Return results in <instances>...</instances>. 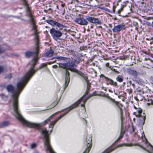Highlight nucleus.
Returning a JSON list of instances; mask_svg holds the SVG:
<instances>
[{
  "label": "nucleus",
  "mask_w": 153,
  "mask_h": 153,
  "mask_svg": "<svg viewBox=\"0 0 153 153\" xmlns=\"http://www.w3.org/2000/svg\"><path fill=\"white\" fill-rule=\"evenodd\" d=\"M62 7H63L64 6V5L62 4Z\"/></svg>",
  "instance_id": "ea45409f"
},
{
  "label": "nucleus",
  "mask_w": 153,
  "mask_h": 153,
  "mask_svg": "<svg viewBox=\"0 0 153 153\" xmlns=\"http://www.w3.org/2000/svg\"><path fill=\"white\" fill-rule=\"evenodd\" d=\"M108 79V81L109 83L112 85H113L114 86H116L117 85V84L116 82H114L112 80L109 79L108 78H107Z\"/></svg>",
  "instance_id": "dca6fc26"
},
{
  "label": "nucleus",
  "mask_w": 153,
  "mask_h": 153,
  "mask_svg": "<svg viewBox=\"0 0 153 153\" xmlns=\"http://www.w3.org/2000/svg\"><path fill=\"white\" fill-rule=\"evenodd\" d=\"M89 98V97H85V95H84L72 105L65 109L64 110V113L63 114L57 118L56 119L53 121L51 122L49 126V127L51 128L50 131V133H51L52 132L53 126L58 120L67 114L71 109L77 107L79 103L82 102L83 103L81 104V106L84 107L85 102Z\"/></svg>",
  "instance_id": "7ed1b4c3"
},
{
  "label": "nucleus",
  "mask_w": 153,
  "mask_h": 153,
  "mask_svg": "<svg viewBox=\"0 0 153 153\" xmlns=\"http://www.w3.org/2000/svg\"><path fill=\"white\" fill-rule=\"evenodd\" d=\"M132 146L133 145L131 144H121L116 146L115 147H113V146H111L109 147L106 150H105L102 153H109L110 152H112V151L118 147H121L123 146Z\"/></svg>",
  "instance_id": "6e6552de"
},
{
  "label": "nucleus",
  "mask_w": 153,
  "mask_h": 153,
  "mask_svg": "<svg viewBox=\"0 0 153 153\" xmlns=\"http://www.w3.org/2000/svg\"><path fill=\"white\" fill-rule=\"evenodd\" d=\"M143 114L144 115L143 116V120L144 122L145 120V115L144 114V113H143Z\"/></svg>",
  "instance_id": "72a5a7b5"
},
{
  "label": "nucleus",
  "mask_w": 153,
  "mask_h": 153,
  "mask_svg": "<svg viewBox=\"0 0 153 153\" xmlns=\"http://www.w3.org/2000/svg\"><path fill=\"white\" fill-rule=\"evenodd\" d=\"M141 138L144 142L145 146H140V147L150 153H153V147L148 142L146 138L144 131L141 132Z\"/></svg>",
  "instance_id": "39448f33"
},
{
  "label": "nucleus",
  "mask_w": 153,
  "mask_h": 153,
  "mask_svg": "<svg viewBox=\"0 0 153 153\" xmlns=\"http://www.w3.org/2000/svg\"><path fill=\"white\" fill-rule=\"evenodd\" d=\"M87 88H88V87H87Z\"/></svg>",
  "instance_id": "c03bdc74"
},
{
  "label": "nucleus",
  "mask_w": 153,
  "mask_h": 153,
  "mask_svg": "<svg viewBox=\"0 0 153 153\" xmlns=\"http://www.w3.org/2000/svg\"><path fill=\"white\" fill-rule=\"evenodd\" d=\"M92 136L89 135L87 136L86 140L87 143V147L85 151L83 153H88L91 147V142Z\"/></svg>",
  "instance_id": "0eeeda50"
},
{
  "label": "nucleus",
  "mask_w": 153,
  "mask_h": 153,
  "mask_svg": "<svg viewBox=\"0 0 153 153\" xmlns=\"http://www.w3.org/2000/svg\"><path fill=\"white\" fill-rule=\"evenodd\" d=\"M4 50L1 49L0 48V53H3L4 51Z\"/></svg>",
  "instance_id": "f704fd0d"
},
{
  "label": "nucleus",
  "mask_w": 153,
  "mask_h": 153,
  "mask_svg": "<svg viewBox=\"0 0 153 153\" xmlns=\"http://www.w3.org/2000/svg\"><path fill=\"white\" fill-rule=\"evenodd\" d=\"M27 11L29 13H30V9L28 8L27 9Z\"/></svg>",
  "instance_id": "4c0bfd02"
},
{
  "label": "nucleus",
  "mask_w": 153,
  "mask_h": 153,
  "mask_svg": "<svg viewBox=\"0 0 153 153\" xmlns=\"http://www.w3.org/2000/svg\"><path fill=\"white\" fill-rule=\"evenodd\" d=\"M146 24L147 25L149 26H153V22H152V24H151L149 22H146Z\"/></svg>",
  "instance_id": "7c9ffc66"
},
{
  "label": "nucleus",
  "mask_w": 153,
  "mask_h": 153,
  "mask_svg": "<svg viewBox=\"0 0 153 153\" xmlns=\"http://www.w3.org/2000/svg\"><path fill=\"white\" fill-rule=\"evenodd\" d=\"M1 38L0 37V40H1Z\"/></svg>",
  "instance_id": "37998d69"
},
{
  "label": "nucleus",
  "mask_w": 153,
  "mask_h": 153,
  "mask_svg": "<svg viewBox=\"0 0 153 153\" xmlns=\"http://www.w3.org/2000/svg\"><path fill=\"white\" fill-rule=\"evenodd\" d=\"M126 6V5L125 4H122L121 5V7L117 11V13L119 15L121 11H122L123 8Z\"/></svg>",
  "instance_id": "aec40b11"
},
{
  "label": "nucleus",
  "mask_w": 153,
  "mask_h": 153,
  "mask_svg": "<svg viewBox=\"0 0 153 153\" xmlns=\"http://www.w3.org/2000/svg\"><path fill=\"white\" fill-rule=\"evenodd\" d=\"M36 144L35 143H33L31 144L30 148L32 149H33L35 148L36 146Z\"/></svg>",
  "instance_id": "cd10ccee"
},
{
  "label": "nucleus",
  "mask_w": 153,
  "mask_h": 153,
  "mask_svg": "<svg viewBox=\"0 0 153 153\" xmlns=\"http://www.w3.org/2000/svg\"><path fill=\"white\" fill-rule=\"evenodd\" d=\"M59 66L60 67L64 68L66 70L65 82V87L68 86L70 81V73L68 71V70H70L73 72L77 73L82 76L85 80L87 82L88 78L86 76H84L83 74L76 69V65L74 62H69L64 63H59Z\"/></svg>",
  "instance_id": "f03ea898"
},
{
  "label": "nucleus",
  "mask_w": 153,
  "mask_h": 153,
  "mask_svg": "<svg viewBox=\"0 0 153 153\" xmlns=\"http://www.w3.org/2000/svg\"><path fill=\"white\" fill-rule=\"evenodd\" d=\"M86 19L89 22L92 23L100 24L101 23L100 21L97 18L88 16L86 17Z\"/></svg>",
  "instance_id": "9b49d317"
},
{
  "label": "nucleus",
  "mask_w": 153,
  "mask_h": 153,
  "mask_svg": "<svg viewBox=\"0 0 153 153\" xmlns=\"http://www.w3.org/2000/svg\"><path fill=\"white\" fill-rule=\"evenodd\" d=\"M116 79L117 81L119 82H121L123 81V77L120 75H119L116 78Z\"/></svg>",
  "instance_id": "393cba45"
},
{
  "label": "nucleus",
  "mask_w": 153,
  "mask_h": 153,
  "mask_svg": "<svg viewBox=\"0 0 153 153\" xmlns=\"http://www.w3.org/2000/svg\"><path fill=\"white\" fill-rule=\"evenodd\" d=\"M9 124L8 122H3L1 123H0V128H2L7 126Z\"/></svg>",
  "instance_id": "a211bd4d"
},
{
  "label": "nucleus",
  "mask_w": 153,
  "mask_h": 153,
  "mask_svg": "<svg viewBox=\"0 0 153 153\" xmlns=\"http://www.w3.org/2000/svg\"><path fill=\"white\" fill-rule=\"evenodd\" d=\"M132 130H133V131H134V128H132Z\"/></svg>",
  "instance_id": "a19ab883"
},
{
  "label": "nucleus",
  "mask_w": 153,
  "mask_h": 153,
  "mask_svg": "<svg viewBox=\"0 0 153 153\" xmlns=\"http://www.w3.org/2000/svg\"><path fill=\"white\" fill-rule=\"evenodd\" d=\"M53 67L54 68H56L57 67V66L56 65H54L53 66Z\"/></svg>",
  "instance_id": "c9c22d12"
},
{
  "label": "nucleus",
  "mask_w": 153,
  "mask_h": 153,
  "mask_svg": "<svg viewBox=\"0 0 153 153\" xmlns=\"http://www.w3.org/2000/svg\"><path fill=\"white\" fill-rule=\"evenodd\" d=\"M128 74L135 77L137 76V73L136 70L131 69H128Z\"/></svg>",
  "instance_id": "f8f14e48"
},
{
  "label": "nucleus",
  "mask_w": 153,
  "mask_h": 153,
  "mask_svg": "<svg viewBox=\"0 0 153 153\" xmlns=\"http://www.w3.org/2000/svg\"><path fill=\"white\" fill-rule=\"evenodd\" d=\"M53 51L52 50L48 51L46 53V55L49 57H51L53 55Z\"/></svg>",
  "instance_id": "6ab92c4d"
},
{
  "label": "nucleus",
  "mask_w": 153,
  "mask_h": 153,
  "mask_svg": "<svg viewBox=\"0 0 153 153\" xmlns=\"http://www.w3.org/2000/svg\"><path fill=\"white\" fill-rule=\"evenodd\" d=\"M50 32L52 37L55 40L58 39L62 35V33L60 31L56 30L55 28H52L51 29Z\"/></svg>",
  "instance_id": "423d86ee"
},
{
  "label": "nucleus",
  "mask_w": 153,
  "mask_h": 153,
  "mask_svg": "<svg viewBox=\"0 0 153 153\" xmlns=\"http://www.w3.org/2000/svg\"><path fill=\"white\" fill-rule=\"evenodd\" d=\"M75 21L76 23L82 25H86L88 23L86 19L82 18H76Z\"/></svg>",
  "instance_id": "9d476101"
},
{
  "label": "nucleus",
  "mask_w": 153,
  "mask_h": 153,
  "mask_svg": "<svg viewBox=\"0 0 153 153\" xmlns=\"http://www.w3.org/2000/svg\"><path fill=\"white\" fill-rule=\"evenodd\" d=\"M58 101H56V102H54L51 105L50 107L49 108L47 109H50L51 108H52L55 106L58 103Z\"/></svg>",
  "instance_id": "4be33fe9"
},
{
  "label": "nucleus",
  "mask_w": 153,
  "mask_h": 153,
  "mask_svg": "<svg viewBox=\"0 0 153 153\" xmlns=\"http://www.w3.org/2000/svg\"><path fill=\"white\" fill-rule=\"evenodd\" d=\"M56 26L59 28L60 30H62L63 28L65 27L64 25L58 22H57Z\"/></svg>",
  "instance_id": "412c9836"
},
{
  "label": "nucleus",
  "mask_w": 153,
  "mask_h": 153,
  "mask_svg": "<svg viewBox=\"0 0 153 153\" xmlns=\"http://www.w3.org/2000/svg\"><path fill=\"white\" fill-rule=\"evenodd\" d=\"M36 42L35 52L28 51L25 53V56L27 57H29L33 55H34L35 57L29 63V65H30L31 66L29 70L17 83V89H15L13 92L11 99V102L13 104V111L12 112L13 114H21L18 108V98L19 95L27 82L36 72L34 68L38 59V54L39 53L38 39L37 36H36Z\"/></svg>",
  "instance_id": "f257e3e1"
},
{
  "label": "nucleus",
  "mask_w": 153,
  "mask_h": 153,
  "mask_svg": "<svg viewBox=\"0 0 153 153\" xmlns=\"http://www.w3.org/2000/svg\"><path fill=\"white\" fill-rule=\"evenodd\" d=\"M0 97L2 99L4 100H6L7 98V96L6 95H5L3 94H0Z\"/></svg>",
  "instance_id": "a878e982"
},
{
  "label": "nucleus",
  "mask_w": 153,
  "mask_h": 153,
  "mask_svg": "<svg viewBox=\"0 0 153 153\" xmlns=\"http://www.w3.org/2000/svg\"><path fill=\"white\" fill-rule=\"evenodd\" d=\"M4 70V68L3 67L0 66V73L2 72Z\"/></svg>",
  "instance_id": "473e14b6"
},
{
  "label": "nucleus",
  "mask_w": 153,
  "mask_h": 153,
  "mask_svg": "<svg viewBox=\"0 0 153 153\" xmlns=\"http://www.w3.org/2000/svg\"><path fill=\"white\" fill-rule=\"evenodd\" d=\"M136 135L137 136H138L137 134L136 133L135 134V136H136Z\"/></svg>",
  "instance_id": "58836bf2"
},
{
  "label": "nucleus",
  "mask_w": 153,
  "mask_h": 153,
  "mask_svg": "<svg viewBox=\"0 0 153 153\" xmlns=\"http://www.w3.org/2000/svg\"><path fill=\"white\" fill-rule=\"evenodd\" d=\"M55 58L57 59L60 60H64V58L61 56H56L55 57Z\"/></svg>",
  "instance_id": "c85d7f7f"
},
{
  "label": "nucleus",
  "mask_w": 153,
  "mask_h": 153,
  "mask_svg": "<svg viewBox=\"0 0 153 153\" xmlns=\"http://www.w3.org/2000/svg\"><path fill=\"white\" fill-rule=\"evenodd\" d=\"M125 131L122 130H121L120 135L118 138V139L116 141H118L119 140L121 139L123 137V135L124 134Z\"/></svg>",
  "instance_id": "5701e85b"
},
{
  "label": "nucleus",
  "mask_w": 153,
  "mask_h": 153,
  "mask_svg": "<svg viewBox=\"0 0 153 153\" xmlns=\"http://www.w3.org/2000/svg\"><path fill=\"white\" fill-rule=\"evenodd\" d=\"M134 107L135 109H137V110L136 111L134 112V114L137 117H140L142 112V109L140 108H136L134 106Z\"/></svg>",
  "instance_id": "ddd939ff"
},
{
  "label": "nucleus",
  "mask_w": 153,
  "mask_h": 153,
  "mask_svg": "<svg viewBox=\"0 0 153 153\" xmlns=\"http://www.w3.org/2000/svg\"><path fill=\"white\" fill-rule=\"evenodd\" d=\"M42 133L44 137V145L47 153H55L52 149L50 145L48 137V131L46 129L42 130Z\"/></svg>",
  "instance_id": "20e7f679"
},
{
  "label": "nucleus",
  "mask_w": 153,
  "mask_h": 153,
  "mask_svg": "<svg viewBox=\"0 0 153 153\" xmlns=\"http://www.w3.org/2000/svg\"><path fill=\"white\" fill-rule=\"evenodd\" d=\"M46 21L49 24L53 26H56L57 22L52 20H46Z\"/></svg>",
  "instance_id": "2eb2a0df"
},
{
  "label": "nucleus",
  "mask_w": 153,
  "mask_h": 153,
  "mask_svg": "<svg viewBox=\"0 0 153 153\" xmlns=\"http://www.w3.org/2000/svg\"><path fill=\"white\" fill-rule=\"evenodd\" d=\"M6 88L8 91L12 92L13 91L14 87L12 85H10L7 86Z\"/></svg>",
  "instance_id": "f3484780"
},
{
  "label": "nucleus",
  "mask_w": 153,
  "mask_h": 153,
  "mask_svg": "<svg viewBox=\"0 0 153 153\" xmlns=\"http://www.w3.org/2000/svg\"><path fill=\"white\" fill-rule=\"evenodd\" d=\"M126 28V27L124 24H119L116 26H114L112 30L114 32L118 33L121 30H124Z\"/></svg>",
  "instance_id": "1a4fd4ad"
},
{
  "label": "nucleus",
  "mask_w": 153,
  "mask_h": 153,
  "mask_svg": "<svg viewBox=\"0 0 153 153\" xmlns=\"http://www.w3.org/2000/svg\"><path fill=\"white\" fill-rule=\"evenodd\" d=\"M116 105H117L118 106V108H119V109H120V111L121 116V117L122 116V105L119 104L118 103H116Z\"/></svg>",
  "instance_id": "b1692460"
},
{
  "label": "nucleus",
  "mask_w": 153,
  "mask_h": 153,
  "mask_svg": "<svg viewBox=\"0 0 153 153\" xmlns=\"http://www.w3.org/2000/svg\"><path fill=\"white\" fill-rule=\"evenodd\" d=\"M30 21L32 25H33V29L36 31V27L35 25V23L34 21V19L33 18L31 14H30Z\"/></svg>",
  "instance_id": "4468645a"
},
{
  "label": "nucleus",
  "mask_w": 153,
  "mask_h": 153,
  "mask_svg": "<svg viewBox=\"0 0 153 153\" xmlns=\"http://www.w3.org/2000/svg\"><path fill=\"white\" fill-rule=\"evenodd\" d=\"M85 122H86V123L87 124V122H86V120H85Z\"/></svg>",
  "instance_id": "79ce46f5"
},
{
  "label": "nucleus",
  "mask_w": 153,
  "mask_h": 153,
  "mask_svg": "<svg viewBox=\"0 0 153 153\" xmlns=\"http://www.w3.org/2000/svg\"><path fill=\"white\" fill-rule=\"evenodd\" d=\"M148 105H150L151 104L153 105V100L151 99H148V102L147 103Z\"/></svg>",
  "instance_id": "bb28decb"
},
{
  "label": "nucleus",
  "mask_w": 153,
  "mask_h": 153,
  "mask_svg": "<svg viewBox=\"0 0 153 153\" xmlns=\"http://www.w3.org/2000/svg\"><path fill=\"white\" fill-rule=\"evenodd\" d=\"M46 64L45 63H43L39 67V69H40L43 67L46 66Z\"/></svg>",
  "instance_id": "c756f323"
},
{
  "label": "nucleus",
  "mask_w": 153,
  "mask_h": 153,
  "mask_svg": "<svg viewBox=\"0 0 153 153\" xmlns=\"http://www.w3.org/2000/svg\"><path fill=\"white\" fill-rule=\"evenodd\" d=\"M12 77V75L11 74H8L6 78L10 79Z\"/></svg>",
  "instance_id": "2f4dec72"
},
{
  "label": "nucleus",
  "mask_w": 153,
  "mask_h": 153,
  "mask_svg": "<svg viewBox=\"0 0 153 153\" xmlns=\"http://www.w3.org/2000/svg\"><path fill=\"white\" fill-rule=\"evenodd\" d=\"M109 63H107L106 64V65L107 67H109Z\"/></svg>",
  "instance_id": "e433bc0d"
}]
</instances>
